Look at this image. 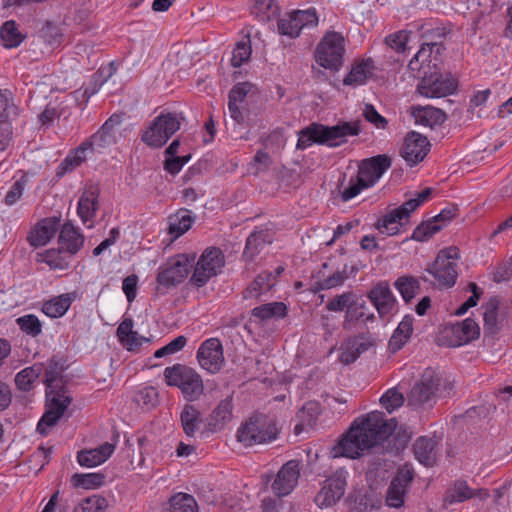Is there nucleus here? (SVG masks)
Segmentation results:
<instances>
[{
    "label": "nucleus",
    "instance_id": "59",
    "mask_svg": "<svg viewBox=\"0 0 512 512\" xmlns=\"http://www.w3.org/2000/svg\"><path fill=\"white\" fill-rule=\"evenodd\" d=\"M28 182L29 179L26 175H22L18 180H16L8 190L4 203L7 206L16 204L21 199Z\"/></svg>",
    "mask_w": 512,
    "mask_h": 512
},
{
    "label": "nucleus",
    "instance_id": "42",
    "mask_svg": "<svg viewBox=\"0 0 512 512\" xmlns=\"http://www.w3.org/2000/svg\"><path fill=\"white\" fill-rule=\"evenodd\" d=\"M271 241L272 238L268 230L254 231L246 240L243 256L248 260H252L261 251L264 245L271 243Z\"/></svg>",
    "mask_w": 512,
    "mask_h": 512
},
{
    "label": "nucleus",
    "instance_id": "1",
    "mask_svg": "<svg viewBox=\"0 0 512 512\" xmlns=\"http://www.w3.org/2000/svg\"><path fill=\"white\" fill-rule=\"evenodd\" d=\"M62 371V366L55 361H50L45 370L44 382L46 384V394L50 398V404L37 425V430L41 434L46 433L44 425L48 427L54 426L71 404L72 398L65 395L63 390Z\"/></svg>",
    "mask_w": 512,
    "mask_h": 512
},
{
    "label": "nucleus",
    "instance_id": "34",
    "mask_svg": "<svg viewBox=\"0 0 512 512\" xmlns=\"http://www.w3.org/2000/svg\"><path fill=\"white\" fill-rule=\"evenodd\" d=\"M437 442L433 438L419 437L414 444V454L423 465L430 467L436 462Z\"/></svg>",
    "mask_w": 512,
    "mask_h": 512
},
{
    "label": "nucleus",
    "instance_id": "31",
    "mask_svg": "<svg viewBox=\"0 0 512 512\" xmlns=\"http://www.w3.org/2000/svg\"><path fill=\"white\" fill-rule=\"evenodd\" d=\"M435 48L433 46H428L426 44H422L419 51L415 54V56L410 60L408 64V68L411 71L420 72L424 71H433L438 69V63L440 59L436 61L435 64Z\"/></svg>",
    "mask_w": 512,
    "mask_h": 512
},
{
    "label": "nucleus",
    "instance_id": "46",
    "mask_svg": "<svg viewBox=\"0 0 512 512\" xmlns=\"http://www.w3.org/2000/svg\"><path fill=\"white\" fill-rule=\"evenodd\" d=\"M394 286L406 303L410 302L420 290L419 280L410 275L399 277Z\"/></svg>",
    "mask_w": 512,
    "mask_h": 512
},
{
    "label": "nucleus",
    "instance_id": "43",
    "mask_svg": "<svg viewBox=\"0 0 512 512\" xmlns=\"http://www.w3.org/2000/svg\"><path fill=\"white\" fill-rule=\"evenodd\" d=\"M287 314V307L283 302H271L257 306L252 309L251 315L260 321L269 319L284 318Z\"/></svg>",
    "mask_w": 512,
    "mask_h": 512
},
{
    "label": "nucleus",
    "instance_id": "45",
    "mask_svg": "<svg viewBox=\"0 0 512 512\" xmlns=\"http://www.w3.org/2000/svg\"><path fill=\"white\" fill-rule=\"evenodd\" d=\"M232 411V397H227L219 403L211 414V425L214 430L223 428V426L231 420Z\"/></svg>",
    "mask_w": 512,
    "mask_h": 512
},
{
    "label": "nucleus",
    "instance_id": "47",
    "mask_svg": "<svg viewBox=\"0 0 512 512\" xmlns=\"http://www.w3.org/2000/svg\"><path fill=\"white\" fill-rule=\"evenodd\" d=\"M198 505L193 496L178 493L169 500V512H197Z\"/></svg>",
    "mask_w": 512,
    "mask_h": 512
},
{
    "label": "nucleus",
    "instance_id": "49",
    "mask_svg": "<svg viewBox=\"0 0 512 512\" xmlns=\"http://www.w3.org/2000/svg\"><path fill=\"white\" fill-rule=\"evenodd\" d=\"M18 115V107L15 105L12 93L9 90H0V123Z\"/></svg>",
    "mask_w": 512,
    "mask_h": 512
},
{
    "label": "nucleus",
    "instance_id": "8",
    "mask_svg": "<svg viewBox=\"0 0 512 512\" xmlns=\"http://www.w3.org/2000/svg\"><path fill=\"white\" fill-rule=\"evenodd\" d=\"M180 125L176 114L161 113L142 132L141 140L149 147L160 148L180 129Z\"/></svg>",
    "mask_w": 512,
    "mask_h": 512
},
{
    "label": "nucleus",
    "instance_id": "2",
    "mask_svg": "<svg viewBox=\"0 0 512 512\" xmlns=\"http://www.w3.org/2000/svg\"><path fill=\"white\" fill-rule=\"evenodd\" d=\"M360 131L358 122H341L335 126L312 123L299 132L296 147L304 150L313 143L337 147L347 141V136H357Z\"/></svg>",
    "mask_w": 512,
    "mask_h": 512
},
{
    "label": "nucleus",
    "instance_id": "64",
    "mask_svg": "<svg viewBox=\"0 0 512 512\" xmlns=\"http://www.w3.org/2000/svg\"><path fill=\"white\" fill-rule=\"evenodd\" d=\"M40 36L50 46L59 45L62 37L59 28L51 23H47L40 30Z\"/></svg>",
    "mask_w": 512,
    "mask_h": 512
},
{
    "label": "nucleus",
    "instance_id": "25",
    "mask_svg": "<svg viewBox=\"0 0 512 512\" xmlns=\"http://www.w3.org/2000/svg\"><path fill=\"white\" fill-rule=\"evenodd\" d=\"M252 84L249 82L237 83L232 87L229 92L228 109L231 118H233L238 124H241L245 120L244 113L240 108V104L244 101L247 94L250 92Z\"/></svg>",
    "mask_w": 512,
    "mask_h": 512
},
{
    "label": "nucleus",
    "instance_id": "23",
    "mask_svg": "<svg viewBox=\"0 0 512 512\" xmlns=\"http://www.w3.org/2000/svg\"><path fill=\"white\" fill-rule=\"evenodd\" d=\"M367 297L376 308L380 317L390 314L396 304V298L386 282H380L375 285L368 292Z\"/></svg>",
    "mask_w": 512,
    "mask_h": 512
},
{
    "label": "nucleus",
    "instance_id": "55",
    "mask_svg": "<svg viewBox=\"0 0 512 512\" xmlns=\"http://www.w3.org/2000/svg\"><path fill=\"white\" fill-rule=\"evenodd\" d=\"M62 250L59 248L56 249H49L43 252L42 254H39L41 262L46 263L49 265L51 269H60L65 270L68 268V262L67 260L62 256Z\"/></svg>",
    "mask_w": 512,
    "mask_h": 512
},
{
    "label": "nucleus",
    "instance_id": "37",
    "mask_svg": "<svg viewBox=\"0 0 512 512\" xmlns=\"http://www.w3.org/2000/svg\"><path fill=\"white\" fill-rule=\"evenodd\" d=\"M180 422L186 436L194 437L201 425V413L192 404H185L180 413Z\"/></svg>",
    "mask_w": 512,
    "mask_h": 512
},
{
    "label": "nucleus",
    "instance_id": "56",
    "mask_svg": "<svg viewBox=\"0 0 512 512\" xmlns=\"http://www.w3.org/2000/svg\"><path fill=\"white\" fill-rule=\"evenodd\" d=\"M346 318L350 320H363L365 322L373 321L375 316L373 313L368 312L365 301H359L358 298L354 300L352 306L346 311Z\"/></svg>",
    "mask_w": 512,
    "mask_h": 512
},
{
    "label": "nucleus",
    "instance_id": "38",
    "mask_svg": "<svg viewBox=\"0 0 512 512\" xmlns=\"http://www.w3.org/2000/svg\"><path fill=\"white\" fill-rule=\"evenodd\" d=\"M413 321V316L406 315L395 329L389 340V348L393 352L400 350L410 338L413 332Z\"/></svg>",
    "mask_w": 512,
    "mask_h": 512
},
{
    "label": "nucleus",
    "instance_id": "10",
    "mask_svg": "<svg viewBox=\"0 0 512 512\" xmlns=\"http://www.w3.org/2000/svg\"><path fill=\"white\" fill-rule=\"evenodd\" d=\"M344 51V38L341 34L329 32L318 44L315 59L321 67L337 71L342 66Z\"/></svg>",
    "mask_w": 512,
    "mask_h": 512
},
{
    "label": "nucleus",
    "instance_id": "44",
    "mask_svg": "<svg viewBox=\"0 0 512 512\" xmlns=\"http://www.w3.org/2000/svg\"><path fill=\"white\" fill-rule=\"evenodd\" d=\"M0 38L3 46L11 49L18 47L25 39V36L18 30L14 20H8L0 28Z\"/></svg>",
    "mask_w": 512,
    "mask_h": 512
},
{
    "label": "nucleus",
    "instance_id": "14",
    "mask_svg": "<svg viewBox=\"0 0 512 512\" xmlns=\"http://www.w3.org/2000/svg\"><path fill=\"white\" fill-rule=\"evenodd\" d=\"M418 207V201L416 202L414 198L409 199L380 218L375 227L383 235L394 236L400 232V227L406 224L410 214Z\"/></svg>",
    "mask_w": 512,
    "mask_h": 512
},
{
    "label": "nucleus",
    "instance_id": "26",
    "mask_svg": "<svg viewBox=\"0 0 512 512\" xmlns=\"http://www.w3.org/2000/svg\"><path fill=\"white\" fill-rule=\"evenodd\" d=\"M114 450L115 445L106 442L95 449L78 452L77 460L81 466L95 467L104 463L113 454Z\"/></svg>",
    "mask_w": 512,
    "mask_h": 512
},
{
    "label": "nucleus",
    "instance_id": "3",
    "mask_svg": "<svg viewBox=\"0 0 512 512\" xmlns=\"http://www.w3.org/2000/svg\"><path fill=\"white\" fill-rule=\"evenodd\" d=\"M453 384L447 378L432 369H426L420 380L415 383L408 395V402L413 406L432 404L437 398L451 395Z\"/></svg>",
    "mask_w": 512,
    "mask_h": 512
},
{
    "label": "nucleus",
    "instance_id": "29",
    "mask_svg": "<svg viewBox=\"0 0 512 512\" xmlns=\"http://www.w3.org/2000/svg\"><path fill=\"white\" fill-rule=\"evenodd\" d=\"M59 228V221L56 218L41 220L35 227L29 242L34 247L46 245L55 235Z\"/></svg>",
    "mask_w": 512,
    "mask_h": 512
},
{
    "label": "nucleus",
    "instance_id": "9",
    "mask_svg": "<svg viewBox=\"0 0 512 512\" xmlns=\"http://www.w3.org/2000/svg\"><path fill=\"white\" fill-rule=\"evenodd\" d=\"M458 259L459 249L451 246L441 250L425 270L435 278L439 286L449 288L455 285L458 277Z\"/></svg>",
    "mask_w": 512,
    "mask_h": 512
},
{
    "label": "nucleus",
    "instance_id": "4",
    "mask_svg": "<svg viewBox=\"0 0 512 512\" xmlns=\"http://www.w3.org/2000/svg\"><path fill=\"white\" fill-rule=\"evenodd\" d=\"M278 433L275 416L256 413L238 429L237 439L245 446H253L275 440Z\"/></svg>",
    "mask_w": 512,
    "mask_h": 512
},
{
    "label": "nucleus",
    "instance_id": "33",
    "mask_svg": "<svg viewBox=\"0 0 512 512\" xmlns=\"http://www.w3.org/2000/svg\"><path fill=\"white\" fill-rule=\"evenodd\" d=\"M412 115L417 124L430 128L441 125L446 120V114L441 109L432 106L413 107Z\"/></svg>",
    "mask_w": 512,
    "mask_h": 512
},
{
    "label": "nucleus",
    "instance_id": "39",
    "mask_svg": "<svg viewBox=\"0 0 512 512\" xmlns=\"http://www.w3.org/2000/svg\"><path fill=\"white\" fill-rule=\"evenodd\" d=\"M74 300V294L66 293L55 297L43 304L42 311L50 318L63 316L70 308Z\"/></svg>",
    "mask_w": 512,
    "mask_h": 512
},
{
    "label": "nucleus",
    "instance_id": "11",
    "mask_svg": "<svg viewBox=\"0 0 512 512\" xmlns=\"http://www.w3.org/2000/svg\"><path fill=\"white\" fill-rule=\"evenodd\" d=\"M224 266V257L219 248H207L199 257L194 265L192 276L189 280L190 284L200 288L215 277Z\"/></svg>",
    "mask_w": 512,
    "mask_h": 512
},
{
    "label": "nucleus",
    "instance_id": "32",
    "mask_svg": "<svg viewBox=\"0 0 512 512\" xmlns=\"http://www.w3.org/2000/svg\"><path fill=\"white\" fill-rule=\"evenodd\" d=\"M60 248L73 255L76 254L84 243V237L71 223H65L59 233Z\"/></svg>",
    "mask_w": 512,
    "mask_h": 512
},
{
    "label": "nucleus",
    "instance_id": "50",
    "mask_svg": "<svg viewBox=\"0 0 512 512\" xmlns=\"http://www.w3.org/2000/svg\"><path fill=\"white\" fill-rule=\"evenodd\" d=\"M448 32L449 30H447L445 27H436L434 29L428 30L425 33L427 42H425L424 44L428 46H433V48H435V62L439 60V57L445 50V47L442 43V39L445 38Z\"/></svg>",
    "mask_w": 512,
    "mask_h": 512
},
{
    "label": "nucleus",
    "instance_id": "40",
    "mask_svg": "<svg viewBox=\"0 0 512 512\" xmlns=\"http://www.w3.org/2000/svg\"><path fill=\"white\" fill-rule=\"evenodd\" d=\"M117 336L119 341L128 346L129 350H134L141 346L142 341L146 338L139 337L138 333L133 330V320L131 318H125L117 328Z\"/></svg>",
    "mask_w": 512,
    "mask_h": 512
},
{
    "label": "nucleus",
    "instance_id": "63",
    "mask_svg": "<svg viewBox=\"0 0 512 512\" xmlns=\"http://www.w3.org/2000/svg\"><path fill=\"white\" fill-rule=\"evenodd\" d=\"M347 279L346 269L337 270L331 276H328L318 282L321 290H328L337 286H340Z\"/></svg>",
    "mask_w": 512,
    "mask_h": 512
},
{
    "label": "nucleus",
    "instance_id": "27",
    "mask_svg": "<svg viewBox=\"0 0 512 512\" xmlns=\"http://www.w3.org/2000/svg\"><path fill=\"white\" fill-rule=\"evenodd\" d=\"M451 334L455 337L451 346H461L479 337L480 329L478 324L470 318L453 324L450 328Z\"/></svg>",
    "mask_w": 512,
    "mask_h": 512
},
{
    "label": "nucleus",
    "instance_id": "20",
    "mask_svg": "<svg viewBox=\"0 0 512 512\" xmlns=\"http://www.w3.org/2000/svg\"><path fill=\"white\" fill-rule=\"evenodd\" d=\"M392 164L391 158L386 154L376 155L360 162L358 173L361 179L372 187L382 177Z\"/></svg>",
    "mask_w": 512,
    "mask_h": 512
},
{
    "label": "nucleus",
    "instance_id": "61",
    "mask_svg": "<svg viewBox=\"0 0 512 512\" xmlns=\"http://www.w3.org/2000/svg\"><path fill=\"white\" fill-rule=\"evenodd\" d=\"M370 188L359 175L352 176L349 179L348 186L341 191L343 201H349L356 197L362 190Z\"/></svg>",
    "mask_w": 512,
    "mask_h": 512
},
{
    "label": "nucleus",
    "instance_id": "22",
    "mask_svg": "<svg viewBox=\"0 0 512 512\" xmlns=\"http://www.w3.org/2000/svg\"><path fill=\"white\" fill-rule=\"evenodd\" d=\"M99 195L100 190L95 185L87 186L83 193L81 194L78 205H77V214L80 217L83 224H87L88 228L93 227V219L96 216V212L99 209Z\"/></svg>",
    "mask_w": 512,
    "mask_h": 512
},
{
    "label": "nucleus",
    "instance_id": "62",
    "mask_svg": "<svg viewBox=\"0 0 512 512\" xmlns=\"http://www.w3.org/2000/svg\"><path fill=\"white\" fill-rule=\"evenodd\" d=\"M380 402L382 406L391 413L403 404L404 397L396 389H389L384 395H382Z\"/></svg>",
    "mask_w": 512,
    "mask_h": 512
},
{
    "label": "nucleus",
    "instance_id": "54",
    "mask_svg": "<svg viewBox=\"0 0 512 512\" xmlns=\"http://www.w3.org/2000/svg\"><path fill=\"white\" fill-rule=\"evenodd\" d=\"M107 506V500L104 497L93 495L80 501L73 512H104Z\"/></svg>",
    "mask_w": 512,
    "mask_h": 512
},
{
    "label": "nucleus",
    "instance_id": "15",
    "mask_svg": "<svg viewBox=\"0 0 512 512\" xmlns=\"http://www.w3.org/2000/svg\"><path fill=\"white\" fill-rule=\"evenodd\" d=\"M318 24V17L314 8L297 10L280 18L277 23L281 35L291 38L298 37L305 27H315Z\"/></svg>",
    "mask_w": 512,
    "mask_h": 512
},
{
    "label": "nucleus",
    "instance_id": "19",
    "mask_svg": "<svg viewBox=\"0 0 512 512\" xmlns=\"http://www.w3.org/2000/svg\"><path fill=\"white\" fill-rule=\"evenodd\" d=\"M430 151V143L427 137L412 131L405 137L400 154L409 166H414L427 156Z\"/></svg>",
    "mask_w": 512,
    "mask_h": 512
},
{
    "label": "nucleus",
    "instance_id": "51",
    "mask_svg": "<svg viewBox=\"0 0 512 512\" xmlns=\"http://www.w3.org/2000/svg\"><path fill=\"white\" fill-rule=\"evenodd\" d=\"M252 53L250 36L246 35L242 40L237 42L233 50L231 64L234 67H240L243 63L250 59Z\"/></svg>",
    "mask_w": 512,
    "mask_h": 512
},
{
    "label": "nucleus",
    "instance_id": "18",
    "mask_svg": "<svg viewBox=\"0 0 512 512\" xmlns=\"http://www.w3.org/2000/svg\"><path fill=\"white\" fill-rule=\"evenodd\" d=\"M300 477V463L297 460L286 462L276 474L271 488L279 497L287 496L296 487Z\"/></svg>",
    "mask_w": 512,
    "mask_h": 512
},
{
    "label": "nucleus",
    "instance_id": "17",
    "mask_svg": "<svg viewBox=\"0 0 512 512\" xmlns=\"http://www.w3.org/2000/svg\"><path fill=\"white\" fill-rule=\"evenodd\" d=\"M368 449H370V447L359 433L358 426L353 423L348 432L343 435L333 447L332 453L334 457L355 459L360 457L362 453Z\"/></svg>",
    "mask_w": 512,
    "mask_h": 512
},
{
    "label": "nucleus",
    "instance_id": "48",
    "mask_svg": "<svg viewBox=\"0 0 512 512\" xmlns=\"http://www.w3.org/2000/svg\"><path fill=\"white\" fill-rule=\"evenodd\" d=\"M41 372L42 366L36 364L21 370L15 377L16 386L22 391H29Z\"/></svg>",
    "mask_w": 512,
    "mask_h": 512
},
{
    "label": "nucleus",
    "instance_id": "12",
    "mask_svg": "<svg viewBox=\"0 0 512 512\" xmlns=\"http://www.w3.org/2000/svg\"><path fill=\"white\" fill-rule=\"evenodd\" d=\"M457 87L456 80L450 75L443 76L440 69L424 71L417 91L428 98H441L451 95Z\"/></svg>",
    "mask_w": 512,
    "mask_h": 512
},
{
    "label": "nucleus",
    "instance_id": "28",
    "mask_svg": "<svg viewBox=\"0 0 512 512\" xmlns=\"http://www.w3.org/2000/svg\"><path fill=\"white\" fill-rule=\"evenodd\" d=\"M120 124L118 118H109L102 127L93 134L89 139L94 149H101L108 147L116 142L117 126Z\"/></svg>",
    "mask_w": 512,
    "mask_h": 512
},
{
    "label": "nucleus",
    "instance_id": "30",
    "mask_svg": "<svg viewBox=\"0 0 512 512\" xmlns=\"http://www.w3.org/2000/svg\"><path fill=\"white\" fill-rule=\"evenodd\" d=\"M476 496L485 498L488 496V493L482 489L478 491L471 489L465 481H457L453 487L447 490L444 503L452 505L464 502Z\"/></svg>",
    "mask_w": 512,
    "mask_h": 512
},
{
    "label": "nucleus",
    "instance_id": "16",
    "mask_svg": "<svg viewBox=\"0 0 512 512\" xmlns=\"http://www.w3.org/2000/svg\"><path fill=\"white\" fill-rule=\"evenodd\" d=\"M199 365L211 374L219 372L225 362L223 346L218 338L205 340L197 350Z\"/></svg>",
    "mask_w": 512,
    "mask_h": 512
},
{
    "label": "nucleus",
    "instance_id": "6",
    "mask_svg": "<svg viewBox=\"0 0 512 512\" xmlns=\"http://www.w3.org/2000/svg\"><path fill=\"white\" fill-rule=\"evenodd\" d=\"M353 423L358 426L359 433L370 448L386 441L397 426L394 419H386L385 415L379 411H373L363 418H357Z\"/></svg>",
    "mask_w": 512,
    "mask_h": 512
},
{
    "label": "nucleus",
    "instance_id": "5",
    "mask_svg": "<svg viewBox=\"0 0 512 512\" xmlns=\"http://www.w3.org/2000/svg\"><path fill=\"white\" fill-rule=\"evenodd\" d=\"M163 375L166 384L179 388L188 402L199 400L204 393L202 377L191 367L177 363L166 367Z\"/></svg>",
    "mask_w": 512,
    "mask_h": 512
},
{
    "label": "nucleus",
    "instance_id": "24",
    "mask_svg": "<svg viewBox=\"0 0 512 512\" xmlns=\"http://www.w3.org/2000/svg\"><path fill=\"white\" fill-rule=\"evenodd\" d=\"M413 476L409 471L398 473L387 489L386 503L393 508H399L404 504V495Z\"/></svg>",
    "mask_w": 512,
    "mask_h": 512
},
{
    "label": "nucleus",
    "instance_id": "41",
    "mask_svg": "<svg viewBox=\"0 0 512 512\" xmlns=\"http://www.w3.org/2000/svg\"><path fill=\"white\" fill-rule=\"evenodd\" d=\"M275 282V276L270 272L260 273L254 281L243 291L245 299L256 298L261 294L268 292Z\"/></svg>",
    "mask_w": 512,
    "mask_h": 512
},
{
    "label": "nucleus",
    "instance_id": "57",
    "mask_svg": "<svg viewBox=\"0 0 512 512\" xmlns=\"http://www.w3.org/2000/svg\"><path fill=\"white\" fill-rule=\"evenodd\" d=\"M356 297V294L351 291L336 295L327 302L326 309L332 312H341L346 308L347 311L349 310V307L352 306Z\"/></svg>",
    "mask_w": 512,
    "mask_h": 512
},
{
    "label": "nucleus",
    "instance_id": "35",
    "mask_svg": "<svg viewBox=\"0 0 512 512\" xmlns=\"http://www.w3.org/2000/svg\"><path fill=\"white\" fill-rule=\"evenodd\" d=\"M374 64L372 59L362 60L356 63L349 74L344 78L343 84L347 86H359L366 83L372 76Z\"/></svg>",
    "mask_w": 512,
    "mask_h": 512
},
{
    "label": "nucleus",
    "instance_id": "13",
    "mask_svg": "<svg viewBox=\"0 0 512 512\" xmlns=\"http://www.w3.org/2000/svg\"><path fill=\"white\" fill-rule=\"evenodd\" d=\"M348 472L338 469L327 477L320 491L315 496V503L320 508H328L335 505L344 495L347 486Z\"/></svg>",
    "mask_w": 512,
    "mask_h": 512
},
{
    "label": "nucleus",
    "instance_id": "58",
    "mask_svg": "<svg viewBox=\"0 0 512 512\" xmlns=\"http://www.w3.org/2000/svg\"><path fill=\"white\" fill-rule=\"evenodd\" d=\"M410 33L406 30H400L389 34L385 38V44L396 53H404L407 49Z\"/></svg>",
    "mask_w": 512,
    "mask_h": 512
},
{
    "label": "nucleus",
    "instance_id": "21",
    "mask_svg": "<svg viewBox=\"0 0 512 512\" xmlns=\"http://www.w3.org/2000/svg\"><path fill=\"white\" fill-rule=\"evenodd\" d=\"M457 211L458 209L455 206L443 209L433 218V220L424 222L417 226L414 229L411 238L416 241H426L429 237L440 231L443 226L451 221L456 216Z\"/></svg>",
    "mask_w": 512,
    "mask_h": 512
},
{
    "label": "nucleus",
    "instance_id": "52",
    "mask_svg": "<svg viewBox=\"0 0 512 512\" xmlns=\"http://www.w3.org/2000/svg\"><path fill=\"white\" fill-rule=\"evenodd\" d=\"M105 476L101 473H76L72 476V483L75 487L84 489H96L103 485Z\"/></svg>",
    "mask_w": 512,
    "mask_h": 512
},
{
    "label": "nucleus",
    "instance_id": "7",
    "mask_svg": "<svg viewBox=\"0 0 512 512\" xmlns=\"http://www.w3.org/2000/svg\"><path fill=\"white\" fill-rule=\"evenodd\" d=\"M195 258L196 255L194 253L178 254L160 266L157 274V294L163 295L166 293V289L183 282L193 267Z\"/></svg>",
    "mask_w": 512,
    "mask_h": 512
},
{
    "label": "nucleus",
    "instance_id": "53",
    "mask_svg": "<svg viewBox=\"0 0 512 512\" xmlns=\"http://www.w3.org/2000/svg\"><path fill=\"white\" fill-rule=\"evenodd\" d=\"M369 344L359 340L349 341L341 353L340 360L344 364H351L357 360V358L366 350H368Z\"/></svg>",
    "mask_w": 512,
    "mask_h": 512
},
{
    "label": "nucleus",
    "instance_id": "60",
    "mask_svg": "<svg viewBox=\"0 0 512 512\" xmlns=\"http://www.w3.org/2000/svg\"><path fill=\"white\" fill-rule=\"evenodd\" d=\"M16 322H17L19 328L23 332L27 333L28 335H30L32 337H36L39 334H41V332H42L41 322L33 314H28V315L19 317L16 320Z\"/></svg>",
    "mask_w": 512,
    "mask_h": 512
},
{
    "label": "nucleus",
    "instance_id": "36",
    "mask_svg": "<svg viewBox=\"0 0 512 512\" xmlns=\"http://www.w3.org/2000/svg\"><path fill=\"white\" fill-rule=\"evenodd\" d=\"M193 222L194 217L191 215V212L181 209L174 215L169 216L168 233L173 239H177L191 228Z\"/></svg>",
    "mask_w": 512,
    "mask_h": 512
}]
</instances>
